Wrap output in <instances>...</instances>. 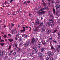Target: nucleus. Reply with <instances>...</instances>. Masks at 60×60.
Returning a JSON list of instances; mask_svg holds the SVG:
<instances>
[{
  "instance_id": "19",
  "label": "nucleus",
  "mask_w": 60,
  "mask_h": 60,
  "mask_svg": "<svg viewBox=\"0 0 60 60\" xmlns=\"http://www.w3.org/2000/svg\"><path fill=\"white\" fill-rule=\"evenodd\" d=\"M4 43H0V45L1 46H4Z\"/></svg>"
},
{
  "instance_id": "3",
  "label": "nucleus",
  "mask_w": 60,
  "mask_h": 60,
  "mask_svg": "<svg viewBox=\"0 0 60 60\" xmlns=\"http://www.w3.org/2000/svg\"><path fill=\"white\" fill-rule=\"evenodd\" d=\"M30 41H27L24 44V45L25 47H27L29 45V44L30 43Z\"/></svg>"
},
{
  "instance_id": "48",
  "label": "nucleus",
  "mask_w": 60,
  "mask_h": 60,
  "mask_svg": "<svg viewBox=\"0 0 60 60\" xmlns=\"http://www.w3.org/2000/svg\"><path fill=\"white\" fill-rule=\"evenodd\" d=\"M37 20H36V22H38V21H39V20H40V19H38V18H37Z\"/></svg>"
},
{
  "instance_id": "30",
  "label": "nucleus",
  "mask_w": 60,
  "mask_h": 60,
  "mask_svg": "<svg viewBox=\"0 0 60 60\" xmlns=\"http://www.w3.org/2000/svg\"><path fill=\"white\" fill-rule=\"evenodd\" d=\"M24 4L26 5L27 4V2H26V1H25L23 3Z\"/></svg>"
},
{
  "instance_id": "5",
  "label": "nucleus",
  "mask_w": 60,
  "mask_h": 60,
  "mask_svg": "<svg viewBox=\"0 0 60 60\" xmlns=\"http://www.w3.org/2000/svg\"><path fill=\"white\" fill-rule=\"evenodd\" d=\"M37 49V48L34 47L32 48V50H35V53H38V51L37 50L35 51V50H36Z\"/></svg>"
},
{
  "instance_id": "16",
  "label": "nucleus",
  "mask_w": 60,
  "mask_h": 60,
  "mask_svg": "<svg viewBox=\"0 0 60 60\" xmlns=\"http://www.w3.org/2000/svg\"><path fill=\"white\" fill-rule=\"evenodd\" d=\"M42 44H43V45H45V44H46V42H45V41H42Z\"/></svg>"
},
{
  "instance_id": "45",
  "label": "nucleus",
  "mask_w": 60,
  "mask_h": 60,
  "mask_svg": "<svg viewBox=\"0 0 60 60\" xmlns=\"http://www.w3.org/2000/svg\"><path fill=\"white\" fill-rule=\"evenodd\" d=\"M3 37L4 38H6V37H7V36L6 35H4Z\"/></svg>"
},
{
  "instance_id": "21",
  "label": "nucleus",
  "mask_w": 60,
  "mask_h": 60,
  "mask_svg": "<svg viewBox=\"0 0 60 60\" xmlns=\"http://www.w3.org/2000/svg\"><path fill=\"white\" fill-rule=\"evenodd\" d=\"M11 53H12V51H11L10 52H9L8 53V54L10 55H11Z\"/></svg>"
},
{
  "instance_id": "62",
  "label": "nucleus",
  "mask_w": 60,
  "mask_h": 60,
  "mask_svg": "<svg viewBox=\"0 0 60 60\" xmlns=\"http://www.w3.org/2000/svg\"><path fill=\"white\" fill-rule=\"evenodd\" d=\"M25 35H26V34H24L23 35H22V37H24V36H25Z\"/></svg>"
},
{
  "instance_id": "41",
  "label": "nucleus",
  "mask_w": 60,
  "mask_h": 60,
  "mask_svg": "<svg viewBox=\"0 0 60 60\" xmlns=\"http://www.w3.org/2000/svg\"><path fill=\"white\" fill-rule=\"evenodd\" d=\"M50 58L48 57L46 58V60H50Z\"/></svg>"
},
{
  "instance_id": "29",
  "label": "nucleus",
  "mask_w": 60,
  "mask_h": 60,
  "mask_svg": "<svg viewBox=\"0 0 60 60\" xmlns=\"http://www.w3.org/2000/svg\"><path fill=\"white\" fill-rule=\"evenodd\" d=\"M56 15H57V16H59V14H58L57 12H56Z\"/></svg>"
},
{
  "instance_id": "2",
  "label": "nucleus",
  "mask_w": 60,
  "mask_h": 60,
  "mask_svg": "<svg viewBox=\"0 0 60 60\" xmlns=\"http://www.w3.org/2000/svg\"><path fill=\"white\" fill-rule=\"evenodd\" d=\"M59 2H56V4H57L56 6L55 7V10H57L59 7H60V6L59 5H58L59 4Z\"/></svg>"
},
{
  "instance_id": "8",
  "label": "nucleus",
  "mask_w": 60,
  "mask_h": 60,
  "mask_svg": "<svg viewBox=\"0 0 60 60\" xmlns=\"http://www.w3.org/2000/svg\"><path fill=\"white\" fill-rule=\"evenodd\" d=\"M45 13V11H43L41 12H38V14H39V15H42V14H44Z\"/></svg>"
},
{
  "instance_id": "58",
  "label": "nucleus",
  "mask_w": 60,
  "mask_h": 60,
  "mask_svg": "<svg viewBox=\"0 0 60 60\" xmlns=\"http://www.w3.org/2000/svg\"><path fill=\"white\" fill-rule=\"evenodd\" d=\"M8 36H10V37H11V35H10V34H8Z\"/></svg>"
},
{
  "instance_id": "43",
  "label": "nucleus",
  "mask_w": 60,
  "mask_h": 60,
  "mask_svg": "<svg viewBox=\"0 0 60 60\" xmlns=\"http://www.w3.org/2000/svg\"><path fill=\"white\" fill-rule=\"evenodd\" d=\"M10 4H8V5H6V6L7 7H9L10 6Z\"/></svg>"
},
{
  "instance_id": "34",
  "label": "nucleus",
  "mask_w": 60,
  "mask_h": 60,
  "mask_svg": "<svg viewBox=\"0 0 60 60\" xmlns=\"http://www.w3.org/2000/svg\"><path fill=\"white\" fill-rule=\"evenodd\" d=\"M58 30H57V29H55L54 31L53 32V33H56V32H57Z\"/></svg>"
},
{
  "instance_id": "52",
  "label": "nucleus",
  "mask_w": 60,
  "mask_h": 60,
  "mask_svg": "<svg viewBox=\"0 0 60 60\" xmlns=\"http://www.w3.org/2000/svg\"><path fill=\"white\" fill-rule=\"evenodd\" d=\"M4 32L2 31L1 32V34H2L3 35L4 34Z\"/></svg>"
},
{
  "instance_id": "61",
  "label": "nucleus",
  "mask_w": 60,
  "mask_h": 60,
  "mask_svg": "<svg viewBox=\"0 0 60 60\" xmlns=\"http://www.w3.org/2000/svg\"><path fill=\"white\" fill-rule=\"evenodd\" d=\"M31 28H30V30H29V31L30 32H31Z\"/></svg>"
},
{
  "instance_id": "57",
  "label": "nucleus",
  "mask_w": 60,
  "mask_h": 60,
  "mask_svg": "<svg viewBox=\"0 0 60 60\" xmlns=\"http://www.w3.org/2000/svg\"><path fill=\"white\" fill-rule=\"evenodd\" d=\"M28 18H26V20H27V21H28Z\"/></svg>"
},
{
  "instance_id": "36",
  "label": "nucleus",
  "mask_w": 60,
  "mask_h": 60,
  "mask_svg": "<svg viewBox=\"0 0 60 60\" xmlns=\"http://www.w3.org/2000/svg\"><path fill=\"white\" fill-rule=\"evenodd\" d=\"M58 37L60 36V31L59 32H58Z\"/></svg>"
},
{
  "instance_id": "23",
  "label": "nucleus",
  "mask_w": 60,
  "mask_h": 60,
  "mask_svg": "<svg viewBox=\"0 0 60 60\" xmlns=\"http://www.w3.org/2000/svg\"><path fill=\"white\" fill-rule=\"evenodd\" d=\"M12 15L13 16L15 15V12L14 11L13 12L12 14Z\"/></svg>"
},
{
  "instance_id": "51",
  "label": "nucleus",
  "mask_w": 60,
  "mask_h": 60,
  "mask_svg": "<svg viewBox=\"0 0 60 60\" xmlns=\"http://www.w3.org/2000/svg\"><path fill=\"white\" fill-rule=\"evenodd\" d=\"M20 48H18V50L17 51H18V52H19V51H20Z\"/></svg>"
},
{
  "instance_id": "37",
  "label": "nucleus",
  "mask_w": 60,
  "mask_h": 60,
  "mask_svg": "<svg viewBox=\"0 0 60 60\" xmlns=\"http://www.w3.org/2000/svg\"><path fill=\"white\" fill-rule=\"evenodd\" d=\"M38 29H39L38 27H37L36 28V31H38Z\"/></svg>"
},
{
  "instance_id": "46",
  "label": "nucleus",
  "mask_w": 60,
  "mask_h": 60,
  "mask_svg": "<svg viewBox=\"0 0 60 60\" xmlns=\"http://www.w3.org/2000/svg\"><path fill=\"white\" fill-rule=\"evenodd\" d=\"M7 1H5L4 2V4H5V5H6V4H7Z\"/></svg>"
},
{
  "instance_id": "32",
  "label": "nucleus",
  "mask_w": 60,
  "mask_h": 60,
  "mask_svg": "<svg viewBox=\"0 0 60 60\" xmlns=\"http://www.w3.org/2000/svg\"><path fill=\"white\" fill-rule=\"evenodd\" d=\"M53 13L54 14H55V8H53Z\"/></svg>"
},
{
  "instance_id": "12",
  "label": "nucleus",
  "mask_w": 60,
  "mask_h": 60,
  "mask_svg": "<svg viewBox=\"0 0 60 60\" xmlns=\"http://www.w3.org/2000/svg\"><path fill=\"white\" fill-rule=\"evenodd\" d=\"M50 46L51 49L55 50V47H54L53 46V45H51Z\"/></svg>"
},
{
  "instance_id": "18",
  "label": "nucleus",
  "mask_w": 60,
  "mask_h": 60,
  "mask_svg": "<svg viewBox=\"0 0 60 60\" xmlns=\"http://www.w3.org/2000/svg\"><path fill=\"white\" fill-rule=\"evenodd\" d=\"M52 42H53L54 43H56L57 42V41L55 40H54L53 41H52Z\"/></svg>"
},
{
  "instance_id": "28",
  "label": "nucleus",
  "mask_w": 60,
  "mask_h": 60,
  "mask_svg": "<svg viewBox=\"0 0 60 60\" xmlns=\"http://www.w3.org/2000/svg\"><path fill=\"white\" fill-rule=\"evenodd\" d=\"M44 49H45V48H42V49H41V52H42L44 51Z\"/></svg>"
},
{
  "instance_id": "20",
  "label": "nucleus",
  "mask_w": 60,
  "mask_h": 60,
  "mask_svg": "<svg viewBox=\"0 0 60 60\" xmlns=\"http://www.w3.org/2000/svg\"><path fill=\"white\" fill-rule=\"evenodd\" d=\"M45 29L43 28H42L41 30V32H42L43 31H45Z\"/></svg>"
},
{
  "instance_id": "22",
  "label": "nucleus",
  "mask_w": 60,
  "mask_h": 60,
  "mask_svg": "<svg viewBox=\"0 0 60 60\" xmlns=\"http://www.w3.org/2000/svg\"><path fill=\"white\" fill-rule=\"evenodd\" d=\"M44 8H41L40 9L39 11H43L44 10Z\"/></svg>"
},
{
  "instance_id": "64",
  "label": "nucleus",
  "mask_w": 60,
  "mask_h": 60,
  "mask_svg": "<svg viewBox=\"0 0 60 60\" xmlns=\"http://www.w3.org/2000/svg\"><path fill=\"white\" fill-rule=\"evenodd\" d=\"M15 46L16 47H17V43L15 44Z\"/></svg>"
},
{
  "instance_id": "13",
  "label": "nucleus",
  "mask_w": 60,
  "mask_h": 60,
  "mask_svg": "<svg viewBox=\"0 0 60 60\" xmlns=\"http://www.w3.org/2000/svg\"><path fill=\"white\" fill-rule=\"evenodd\" d=\"M54 22V20H52L51 19H49V22L50 23H53Z\"/></svg>"
},
{
  "instance_id": "44",
  "label": "nucleus",
  "mask_w": 60,
  "mask_h": 60,
  "mask_svg": "<svg viewBox=\"0 0 60 60\" xmlns=\"http://www.w3.org/2000/svg\"><path fill=\"white\" fill-rule=\"evenodd\" d=\"M43 5L45 6H46V3H44L43 4Z\"/></svg>"
},
{
  "instance_id": "26",
  "label": "nucleus",
  "mask_w": 60,
  "mask_h": 60,
  "mask_svg": "<svg viewBox=\"0 0 60 60\" xmlns=\"http://www.w3.org/2000/svg\"><path fill=\"white\" fill-rule=\"evenodd\" d=\"M47 24L48 25V26H49L50 25V22H47Z\"/></svg>"
},
{
  "instance_id": "59",
  "label": "nucleus",
  "mask_w": 60,
  "mask_h": 60,
  "mask_svg": "<svg viewBox=\"0 0 60 60\" xmlns=\"http://www.w3.org/2000/svg\"><path fill=\"white\" fill-rule=\"evenodd\" d=\"M27 4H29L30 3V1H27Z\"/></svg>"
},
{
  "instance_id": "60",
  "label": "nucleus",
  "mask_w": 60,
  "mask_h": 60,
  "mask_svg": "<svg viewBox=\"0 0 60 60\" xmlns=\"http://www.w3.org/2000/svg\"><path fill=\"white\" fill-rule=\"evenodd\" d=\"M54 1H52L51 2V3H52V4H54Z\"/></svg>"
},
{
  "instance_id": "40",
  "label": "nucleus",
  "mask_w": 60,
  "mask_h": 60,
  "mask_svg": "<svg viewBox=\"0 0 60 60\" xmlns=\"http://www.w3.org/2000/svg\"><path fill=\"white\" fill-rule=\"evenodd\" d=\"M29 17H31V16H32V15L30 13H29Z\"/></svg>"
},
{
  "instance_id": "4",
  "label": "nucleus",
  "mask_w": 60,
  "mask_h": 60,
  "mask_svg": "<svg viewBox=\"0 0 60 60\" xmlns=\"http://www.w3.org/2000/svg\"><path fill=\"white\" fill-rule=\"evenodd\" d=\"M38 57H39V58L42 59V58H43V55H42V54L41 53L39 54L38 55Z\"/></svg>"
},
{
  "instance_id": "63",
  "label": "nucleus",
  "mask_w": 60,
  "mask_h": 60,
  "mask_svg": "<svg viewBox=\"0 0 60 60\" xmlns=\"http://www.w3.org/2000/svg\"><path fill=\"white\" fill-rule=\"evenodd\" d=\"M21 45H22V44L21 43H20L19 45V46H21Z\"/></svg>"
},
{
  "instance_id": "27",
  "label": "nucleus",
  "mask_w": 60,
  "mask_h": 60,
  "mask_svg": "<svg viewBox=\"0 0 60 60\" xmlns=\"http://www.w3.org/2000/svg\"><path fill=\"white\" fill-rule=\"evenodd\" d=\"M43 27L44 28H47V25H43Z\"/></svg>"
},
{
  "instance_id": "42",
  "label": "nucleus",
  "mask_w": 60,
  "mask_h": 60,
  "mask_svg": "<svg viewBox=\"0 0 60 60\" xmlns=\"http://www.w3.org/2000/svg\"><path fill=\"white\" fill-rule=\"evenodd\" d=\"M13 0H10V3H9V4H11V3H12V2H13Z\"/></svg>"
},
{
  "instance_id": "54",
  "label": "nucleus",
  "mask_w": 60,
  "mask_h": 60,
  "mask_svg": "<svg viewBox=\"0 0 60 60\" xmlns=\"http://www.w3.org/2000/svg\"><path fill=\"white\" fill-rule=\"evenodd\" d=\"M41 42H39V43L38 45H41Z\"/></svg>"
},
{
  "instance_id": "55",
  "label": "nucleus",
  "mask_w": 60,
  "mask_h": 60,
  "mask_svg": "<svg viewBox=\"0 0 60 60\" xmlns=\"http://www.w3.org/2000/svg\"><path fill=\"white\" fill-rule=\"evenodd\" d=\"M7 41H8L7 39L6 38L5 39V41L6 42H7Z\"/></svg>"
},
{
  "instance_id": "14",
  "label": "nucleus",
  "mask_w": 60,
  "mask_h": 60,
  "mask_svg": "<svg viewBox=\"0 0 60 60\" xmlns=\"http://www.w3.org/2000/svg\"><path fill=\"white\" fill-rule=\"evenodd\" d=\"M8 40L9 41H10V42H12V41H14L13 39H12L11 38L10 40V39H8Z\"/></svg>"
},
{
  "instance_id": "1",
  "label": "nucleus",
  "mask_w": 60,
  "mask_h": 60,
  "mask_svg": "<svg viewBox=\"0 0 60 60\" xmlns=\"http://www.w3.org/2000/svg\"><path fill=\"white\" fill-rule=\"evenodd\" d=\"M35 39L34 38L32 39H31V43H30V45H32V44H33L34 46H35L36 44H35Z\"/></svg>"
},
{
  "instance_id": "6",
  "label": "nucleus",
  "mask_w": 60,
  "mask_h": 60,
  "mask_svg": "<svg viewBox=\"0 0 60 60\" xmlns=\"http://www.w3.org/2000/svg\"><path fill=\"white\" fill-rule=\"evenodd\" d=\"M4 53L3 51H1L0 52V56H2L4 55Z\"/></svg>"
},
{
  "instance_id": "35",
  "label": "nucleus",
  "mask_w": 60,
  "mask_h": 60,
  "mask_svg": "<svg viewBox=\"0 0 60 60\" xmlns=\"http://www.w3.org/2000/svg\"><path fill=\"white\" fill-rule=\"evenodd\" d=\"M11 45H10L9 46V48H8V49H11Z\"/></svg>"
},
{
  "instance_id": "33",
  "label": "nucleus",
  "mask_w": 60,
  "mask_h": 60,
  "mask_svg": "<svg viewBox=\"0 0 60 60\" xmlns=\"http://www.w3.org/2000/svg\"><path fill=\"white\" fill-rule=\"evenodd\" d=\"M52 52L50 51H49L48 52V53L49 54H50L52 53Z\"/></svg>"
},
{
  "instance_id": "31",
  "label": "nucleus",
  "mask_w": 60,
  "mask_h": 60,
  "mask_svg": "<svg viewBox=\"0 0 60 60\" xmlns=\"http://www.w3.org/2000/svg\"><path fill=\"white\" fill-rule=\"evenodd\" d=\"M51 17H52V18H53V17H54V16L53 15H52L50 16V18H51Z\"/></svg>"
},
{
  "instance_id": "39",
  "label": "nucleus",
  "mask_w": 60,
  "mask_h": 60,
  "mask_svg": "<svg viewBox=\"0 0 60 60\" xmlns=\"http://www.w3.org/2000/svg\"><path fill=\"white\" fill-rule=\"evenodd\" d=\"M43 24V23L42 22H41L40 25H39V26H42V25Z\"/></svg>"
},
{
  "instance_id": "49",
  "label": "nucleus",
  "mask_w": 60,
  "mask_h": 60,
  "mask_svg": "<svg viewBox=\"0 0 60 60\" xmlns=\"http://www.w3.org/2000/svg\"><path fill=\"white\" fill-rule=\"evenodd\" d=\"M17 39L18 38L17 37V36H16V37H15V40H17Z\"/></svg>"
},
{
  "instance_id": "47",
  "label": "nucleus",
  "mask_w": 60,
  "mask_h": 60,
  "mask_svg": "<svg viewBox=\"0 0 60 60\" xmlns=\"http://www.w3.org/2000/svg\"><path fill=\"white\" fill-rule=\"evenodd\" d=\"M50 2L49 1L48 3V5L49 6V5H50Z\"/></svg>"
},
{
  "instance_id": "15",
  "label": "nucleus",
  "mask_w": 60,
  "mask_h": 60,
  "mask_svg": "<svg viewBox=\"0 0 60 60\" xmlns=\"http://www.w3.org/2000/svg\"><path fill=\"white\" fill-rule=\"evenodd\" d=\"M35 25H40V21L38 22H35Z\"/></svg>"
},
{
  "instance_id": "24",
  "label": "nucleus",
  "mask_w": 60,
  "mask_h": 60,
  "mask_svg": "<svg viewBox=\"0 0 60 60\" xmlns=\"http://www.w3.org/2000/svg\"><path fill=\"white\" fill-rule=\"evenodd\" d=\"M50 42V40L49 39H48L47 40V41H46V43H49Z\"/></svg>"
},
{
  "instance_id": "53",
  "label": "nucleus",
  "mask_w": 60,
  "mask_h": 60,
  "mask_svg": "<svg viewBox=\"0 0 60 60\" xmlns=\"http://www.w3.org/2000/svg\"><path fill=\"white\" fill-rule=\"evenodd\" d=\"M49 60H53V58H50Z\"/></svg>"
},
{
  "instance_id": "17",
  "label": "nucleus",
  "mask_w": 60,
  "mask_h": 60,
  "mask_svg": "<svg viewBox=\"0 0 60 60\" xmlns=\"http://www.w3.org/2000/svg\"><path fill=\"white\" fill-rule=\"evenodd\" d=\"M12 54H13L14 55H15L16 54V52L15 50H13L12 51Z\"/></svg>"
},
{
  "instance_id": "50",
  "label": "nucleus",
  "mask_w": 60,
  "mask_h": 60,
  "mask_svg": "<svg viewBox=\"0 0 60 60\" xmlns=\"http://www.w3.org/2000/svg\"><path fill=\"white\" fill-rule=\"evenodd\" d=\"M49 40H52V37H51L49 38Z\"/></svg>"
},
{
  "instance_id": "9",
  "label": "nucleus",
  "mask_w": 60,
  "mask_h": 60,
  "mask_svg": "<svg viewBox=\"0 0 60 60\" xmlns=\"http://www.w3.org/2000/svg\"><path fill=\"white\" fill-rule=\"evenodd\" d=\"M60 45H58V47L57 48L56 50L57 52H59V50H60Z\"/></svg>"
},
{
  "instance_id": "56",
  "label": "nucleus",
  "mask_w": 60,
  "mask_h": 60,
  "mask_svg": "<svg viewBox=\"0 0 60 60\" xmlns=\"http://www.w3.org/2000/svg\"><path fill=\"white\" fill-rule=\"evenodd\" d=\"M54 25H55V24H54V23H52V24H51V26H54Z\"/></svg>"
},
{
  "instance_id": "11",
  "label": "nucleus",
  "mask_w": 60,
  "mask_h": 60,
  "mask_svg": "<svg viewBox=\"0 0 60 60\" xmlns=\"http://www.w3.org/2000/svg\"><path fill=\"white\" fill-rule=\"evenodd\" d=\"M54 55V53L52 52L50 54H49V57H50Z\"/></svg>"
},
{
  "instance_id": "38",
  "label": "nucleus",
  "mask_w": 60,
  "mask_h": 60,
  "mask_svg": "<svg viewBox=\"0 0 60 60\" xmlns=\"http://www.w3.org/2000/svg\"><path fill=\"white\" fill-rule=\"evenodd\" d=\"M4 40H1L0 41V42H4Z\"/></svg>"
},
{
  "instance_id": "7",
  "label": "nucleus",
  "mask_w": 60,
  "mask_h": 60,
  "mask_svg": "<svg viewBox=\"0 0 60 60\" xmlns=\"http://www.w3.org/2000/svg\"><path fill=\"white\" fill-rule=\"evenodd\" d=\"M22 27L23 28V30H20V31L21 33H22L23 32H25V30H26V28H25V27H23V26H22Z\"/></svg>"
},
{
  "instance_id": "10",
  "label": "nucleus",
  "mask_w": 60,
  "mask_h": 60,
  "mask_svg": "<svg viewBox=\"0 0 60 60\" xmlns=\"http://www.w3.org/2000/svg\"><path fill=\"white\" fill-rule=\"evenodd\" d=\"M47 33L48 34H49L50 33L51 31L50 29H48L47 30Z\"/></svg>"
},
{
  "instance_id": "25",
  "label": "nucleus",
  "mask_w": 60,
  "mask_h": 60,
  "mask_svg": "<svg viewBox=\"0 0 60 60\" xmlns=\"http://www.w3.org/2000/svg\"><path fill=\"white\" fill-rule=\"evenodd\" d=\"M11 26H12L13 27L14 26V24H13V23L12 22H11Z\"/></svg>"
}]
</instances>
